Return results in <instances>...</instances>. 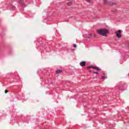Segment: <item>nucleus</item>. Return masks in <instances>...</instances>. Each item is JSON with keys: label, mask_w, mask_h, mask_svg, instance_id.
Returning <instances> with one entry per match:
<instances>
[{"label": "nucleus", "mask_w": 129, "mask_h": 129, "mask_svg": "<svg viewBox=\"0 0 129 129\" xmlns=\"http://www.w3.org/2000/svg\"><path fill=\"white\" fill-rule=\"evenodd\" d=\"M108 32L107 30L103 29H99L97 31V34H99V35L101 36H103L104 37H106Z\"/></svg>", "instance_id": "nucleus-1"}, {"label": "nucleus", "mask_w": 129, "mask_h": 129, "mask_svg": "<svg viewBox=\"0 0 129 129\" xmlns=\"http://www.w3.org/2000/svg\"><path fill=\"white\" fill-rule=\"evenodd\" d=\"M111 1V0H103L104 4H108V5H110V6H114V5H115V3H110Z\"/></svg>", "instance_id": "nucleus-2"}, {"label": "nucleus", "mask_w": 129, "mask_h": 129, "mask_svg": "<svg viewBox=\"0 0 129 129\" xmlns=\"http://www.w3.org/2000/svg\"><path fill=\"white\" fill-rule=\"evenodd\" d=\"M117 38H121V30H118L115 32Z\"/></svg>", "instance_id": "nucleus-3"}, {"label": "nucleus", "mask_w": 129, "mask_h": 129, "mask_svg": "<svg viewBox=\"0 0 129 129\" xmlns=\"http://www.w3.org/2000/svg\"><path fill=\"white\" fill-rule=\"evenodd\" d=\"M90 68H93V69H95L97 71H100V69L99 67L95 66H89L87 68L88 69H90Z\"/></svg>", "instance_id": "nucleus-4"}, {"label": "nucleus", "mask_w": 129, "mask_h": 129, "mask_svg": "<svg viewBox=\"0 0 129 129\" xmlns=\"http://www.w3.org/2000/svg\"><path fill=\"white\" fill-rule=\"evenodd\" d=\"M80 65L82 67H84V66H85L86 65V61H83L81 62L80 63Z\"/></svg>", "instance_id": "nucleus-5"}, {"label": "nucleus", "mask_w": 129, "mask_h": 129, "mask_svg": "<svg viewBox=\"0 0 129 129\" xmlns=\"http://www.w3.org/2000/svg\"><path fill=\"white\" fill-rule=\"evenodd\" d=\"M11 10H12L13 11H15V10H16V7L14 6H11Z\"/></svg>", "instance_id": "nucleus-6"}, {"label": "nucleus", "mask_w": 129, "mask_h": 129, "mask_svg": "<svg viewBox=\"0 0 129 129\" xmlns=\"http://www.w3.org/2000/svg\"><path fill=\"white\" fill-rule=\"evenodd\" d=\"M61 72H62V70H57L56 72V73H57V74H59L61 73Z\"/></svg>", "instance_id": "nucleus-7"}, {"label": "nucleus", "mask_w": 129, "mask_h": 129, "mask_svg": "<svg viewBox=\"0 0 129 129\" xmlns=\"http://www.w3.org/2000/svg\"><path fill=\"white\" fill-rule=\"evenodd\" d=\"M19 3L21 5H23L24 4V2H23V1H22V0H19Z\"/></svg>", "instance_id": "nucleus-8"}, {"label": "nucleus", "mask_w": 129, "mask_h": 129, "mask_svg": "<svg viewBox=\"0 0 129 129\" xmlns=\"http://www.w3.org/2000/svg\"><path fill=\"white\" fill-rule=\"evenodd\" d=\"M106 78H107V77H106V76L101 77V79H106Z\"/></svg>", "instance_id": "nucleus-9"}, {"label": "nucleus", "mask_w": 129, "mask_h": 129, "mask_svg": "<svg viewBox=\"0 0 129 129\" xmlns=\"http://www.w3.org/2000/svg\"><path fill=\"white\" fill-rule=\"evenodd\" d=\"M71 5H72L71 2H69L68 3V7H70V6H71Z\"/></svg>", "instance_id": "nucleus-10"}, {"label": "nucleus", "mask_w": 129, "mask_h": 129, "mask_svg": "<svg viewBox=\"0 0 129 129\" xmlns=\"http://www.w3.org/2000/svg\"><path fill=\"white\" fill-rule=\"evenodd\" d=\"M92 37V34H89L88 36V38H91Z\"/></svg>", "instance_id": "nucleus-11"}, {"label": "nucleus", "mask_w": 129, "mask_h": 129, "mask_svg": "<svg viewBox=\"0 0 129 129\" xmlns=\"http://www.w3.org/2000/svg\"><path fill=\"white\" fill-rule=\"evenodd\" d=\"M74 48H76L77 47V45L76 44H74Z\"/></svg>", "instance_id": "nucleus-12"}, {"label": "nucleus", "mask_w": 129, "mask_h": 129, "mask_svg": "<svg viewBox=\"0 0 129 129\" xmlns=\"http://www.w3.org/2000/svg\"><path fill=\"white\" fill-rule=\"evenodd\" d=\"M91 1V0H86V2H87V3H90Z\"/></svg>", "instance_id": "nucleus-13"}, {"label": "nucleus", "mask_w": 129, "mask_h": 129, "mask_svg": "<svg viewBox=\"0 0 129 129\" xmlns=\"http://www.w3.org/2000/svg\"><path fill=\"white\" fill-rule=\"evenodd\" d=\"M93 74H98V72H93Z\"/></svg>", "instance_id": "nucleus-14"}, {"label": "nucleus", "mask_w": 129, "mask_h": 129, "mask_svg": "<svg viewBox=\"0 0 129 129\" xmlns=\"http://www.w3.org/2000/svg\"><path fill=\"white\" fill-rule=\"evenodd\" d=\"M8 92H9V91L7 90H5V93H8Z\"/></svg>", "instance_id": "nucleus-15"}, {"label": "nucleus", "mask_w": 129, "mask_h": 129, "mask_svg": "<svg viewBox=\"0 0 129 129\" xmlns=\"http://www.w3.org/2000/svg\"><path fill=\"white\" fill-rule=\"evenodd\" d=\"M93 36L94 37V38H95V37H96V35L95 34H94Z\"/></svg>", "instance_id": "nucleus-16"}]
</instances>
